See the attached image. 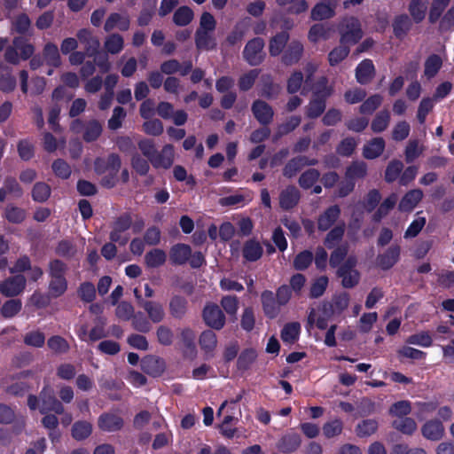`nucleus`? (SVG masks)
Returning <instances> with one entry per match:
<instances>
[{
    "label": "nucleus",
    "instance_id": "f257e3e1",
    "mask_svg": "<svg viewBox=\"0 0 454 454\" xmlns=\"http://www.w3.org/2000/svg\"><path fill=\"white\" fill-rule=\"evenodd\" d=\"M67 265L60 260L54 259L49 262L48 274L50 282L48 286L49 298H59L67 290L68 282L66 278Z\"/></svg>",
    "mask_w": 454,
    "mask_h": 454
},
{
    "label": "nucleus",
    "instance_id": "f03ea898",
    "mask_svg": "<svg viewBox=\"0 0 454 454\" xmlns=\"http://www.w3.org/2000/svg\"><path fill=\"white\" fill-rule=\"evenodd\" d=\"M27 405L30 410L38 409L42 414L54 411L58 414L64 412L63 404L55 397L53 390L45 386L41 391L39 397L30 395L27 398Z\"/></svg>",
    "mask_w": 454,
    "mask_h": 454
},
{
    "label": "nucleus",
    "instance_id": "7ed1b4c3",
    "mask_svg": "<svg viewBox=\"0 0 454 454\" xmlns=\"http://www.w3.org/2000/svg\"><path fill=\"white\" fill-rule=\"evenodd\" d=\"M340 43H356L363 37L359 20L355 17L344 18L340 26Z\"/></svg>",
    "mask_w": 454,
    "mask_h": 454
},
{
    "label": "nucleus",
    "instance_id": "20e7f679",
    "mask_svg": "<svg viewBox=\"0 0 454 454\" xmlns=\"http://www.w3.org/2000/svg\"><path fill=\"white\" fill-rule=\"evenodd\" d=\"M132 221L133 219L129 213H124L117 217L112 225L110 232L111 241L125 246L129 239V235L127 231L131 227Z\"/></svg>",
    "mask_w": 454,
    "mask_h": 454
},
{
    "label": "nucleus",
    "instance_id": "39448f33",
    "mask_svg": "<svg viewBox=\"0 0 454 454\" xmlns=\"http://www.w3.org/2000/svg\"><path fill=\"white\" fill-rule=\"evenodd\" d=\"M356 259L349 256L338 269L337 276L341 279V285L345 288L356 286L360 280V273L356 269Z\"/></svg>",
    "mask_w": 454,
    "mask_h": 454
},
{
    "label": "nucleus",
    "instance_id": "423d86ee",
    "mask_svg": "<svg viewBox=\"0 0 454 454\" xmlns=\"http://www.w3.org/2000/svg\"><path fill=\"white\" fill-rule=\"evenodd\" d=\"M263 48V39L259 37L253 38L245 45L243 58L250 66H258L264 59L265 53Z\"/></svg>",
    "mask_w": 454,
    "mask_h": 454
},
{
    "label": "nucleus",
    "instance_id": "0eeeda50",
    "mask_svg": "<svg viewBox=\"0 0 454 454\" xmlns=\"http://www.w3.org/2000/svg\"><path fill=\"white\" fill-rule=\"evenodd\" d=\"M322 83L325 86L324 89L317 90V97L313 98L306 107V114L309 118H317L321 115L325 109V98L333 92L332 88L325 86L326 80L325 78H322Z\"/></svg>",
    "mask_w": 454,
    "mask_h": 454
},
{
    "label": "nucleus",
    "instance_id": "6e6552de",
    "mask_svg": "<svg viewBox=\"0 0 454 454\" xmlns=\"http://www.w3.org/2000/svg\"><path fill=\"white\" fill-rule=\"evenodd\" d=\"M26 286V278L21 275L9 278L0 283V293L6 297L20 294Z\"/></svg>",
    "mask_w": 454,
    "mask_h": 454
},
{
    "label": "nucleus",
    "instance_id": "1a4fd4ad",
    "mask_svg": "<svg viewBox=\"0 0 454 454\" xmlns=\"http://www.w3.org/2000/svg\"><path fill=\"white\" fill-rule=\"evenodd\" d=\"M206 324L213 329L220 330L225 323V317L220 308L215 304H208L203 310Z\"/></svg>",
    "mask_w": 454,
    "mask_h": 454
},
{
    "label": "nucleus",
    "instance_id": "9d476101",
    "mask_svg": "<svg viewBox=\"0 0 454 454\" xmlns=\"http://www.w3.org/2000/svg\"><path fill=\"white\" fill-rule=\"evenodd\" d=\"M261 301L262 309L266 317L275 318L278 316L282 305L278 303V299L275 297L273 292L266 290L261 294Z\"/></svg>",
    "mask_w": 454,
    "mask_h": 454
},
{
    "label": "nucleus",
    "instance_id": "9b49d317",
    "mask_svg": "<svg viewBox=\"0 0 454 454\" xmlns=\"http://www.w3.org/2000/svg\"><path fill=\"white\" fill-rule=\"evenodd\" d=\"M331 317V311L326 304L317 307V309H311L309 317L308 323L310 325H315L317 328L323 330L327 327V323Z\"/></svg>",
    "mask_w": 454,
    "mask_h": 454
},
{
    "label": "nucleus",
    "instance_id": "f8f14e48",
    "mask_svg": "<svg viewBox=\"0 0 454 454\" xmlns=\"http://www.w3.org/2000/svg\"><path fill=\"white\" fill-rule=\"evenodd\" d=\"M338 0H328L317 4L311 10V19L313 20H323L333 18L335 15V8Z\"/></svg>",
    "mask_w": 454,
    "mask_h": 454
},
{
    "label": "nucleus",
    "instance_id": "ddd939ff",
    "mask_svg": "<svg viewBox=\"0 0 454 454\" xmlns=\"http://www.w3.org/2000/svg\"><path fill=\"white\" fill-rule=\"evenodd\" d=\"M340 215V208L337 205H333L326 208L318 215L317 228L319 231H325L329 230L339 219Z\"/></svg>",
    "mask_w": 454,
    "mask_h": 454
},
{
    "label": "nucleus",
    "instance_id": "4468645a",
    "mask_svg": "<svg viewBox=\"0 0 454 454\" xmlns=\"http://www.w3.org/2000/svg\"><path fill=\"white\" fill-rule=\"evenodd\" d=\"M444 427L442 423L439 419H430L427 420L421 427V434L422 435L430 441H439L444 435Z\"/></svg>",
    "mask_w": 454,
    "mask_h": 454
},
{
    "label": "nucleus",
    "instance_id": "2eb2a0df",
    "mask_svg": "<svg viewBox=\"0 0 454 454\" xmlns=\"http://www.w3.org/2000/svg\"><path fill=\"white\" fill-rule=\"evenodd\" d=\"M252 112L255 119L262 125H267L271 122L274 115L272 107L260 99L253 103Z\"/></svg>",
    "mask_w": 454,
    "mask_h": 454
},
{
    "label": "nucleus",
    "instance_id": "dca6fc26",
    "mask_svg": "<svg viewBox=\"0 0 454 454\" xmlns=\"http://www.w3.org/2000/svg\"><path fill=\"white\" fill-rule=\"evenodd\" d=\"M301 195L299 190L294 186H287L279 194V206L284 210H289L294 207Z\"/></svg>",
    "mask_w": 454,
    "mask_h": 454
},
{
    "label": "nucleus",
    "instance_id": "f3484780",
    "mask_svg": "<svg viewBox=\"0 0 454 454\" xmlns=\"http://www.w3.org/2000/svg\"><path fill=\"white\" fill-rule=\"evenodd\" d=\"M386 143L382 137H374L363 146V156L368 160L380 157L385 150Z\"/></svg>",
    "mask_w": 454,
    "mask_h": 454
},
{
    "label": "nucleus",
    "instance_id": "a211bd4d",
    "mask_svg": "<svg viewBox=\"0 0 454 454\" xmlns=\"http://www.w3.org/2000/svg\"><path fill=\"white\" fill-rule=\"evenodd\" d=\"M98 426L103 431L114 432L122 427L123 419L114 413H104L99 416Z\"/></svg>",
    "mask_w": 454,
    "mask_h": 454
},
{
    "label": "nucleus",
    "instance_id": "6ab92c4d",
    "mask_svg": "<svg viewBox=\"0 0 454 454\" xmlns=\"http://www.w3.org/2000/svg\"><path fill=\"white\" fill-rule=\"evenodd\" d=\"M129 18L128 15L114 12L108 16L104 28L106 32H110L114 29L126 31L129 27Z\"/></svg>",
    "mask_w": 454,
    "mask_h": 454
},
{
    "label": "nucleus",
    "instance_id": "aec40b11",
    "mask_svg": "<svg viewBox=\"0 0 454 454\" xmlns=\"http://www.w3.org/2000/svg\"><path fill=\"white\" fill-rule=\"evenodd\" d=\"M317 163L316 159L309 160L305 156L294 158L288 161L283 169L285 176L291 178L297 174V172L305 166H313Z\"/></svg>",
    "mask_w": 454,
    "mask_h": 454
},
{
    "label": "nucleus",
    "instance_id": "412c9836",
    "mask_svg": "<svg viewBox=\"0 0 454 454\" xmlns=\"http://www.w3.org/2000/svg\"><path fill=\"white\" fill-rule=\"evenodd\" d=\"M175 152L171 145H166L160 153L155 154L152 159V164L154 168H168L174 161Z\"/></svg>",
    "mask_w": 454,
    "mask_h": 454
},
{
    "label": "nucleus",
    "instance_id": "4be33fe9",
    "mask_svg": "<svg viewBox=\"0 0 454 454\" xmlns=\"http://www.w3.org/2000/svg\"><path fill=\"white\" fill-rule=\"evenodd\" d=\"M263 253V248L255 239L247 240L242 247V254L246 261L255 262L259 260Z\"/></svg>",
    "mask_w": 454,
    "mask_h": 454
},
{
    "label": "nucleus",
    "instance_id": "5701e85b",
    "mask_svg": "<svg viewBox=\"0 0 454 454\" xmlns=\"http://www.w3.org/2000/svg\"><path fill=\"white\" fill-rule=\"evenodd\" d=\"M400 247L397 245L391 246L384 254H380L377 258L379 266L383 270L392 268L399 260Z\"/></svg>",
    "mask_w": 454,
    "mask_h": 454
},
{
    "label": "nucleus",
    "instance_id": "b1692460",
    "mask_svg": "<svg viewBox=\"0 0 454 454\" xmlns=\"http://www.w3.org/2000/svg\"><path fill=\"white\" fill-rule=\"evenodd\" d=\"M145 313L148 316V318L154 324L160 323L165 318V310L162 306L158 301H146L145 302H142V307Z\"/></svg>",
    "mask_w": 454,
    "mask_h": 454
},
{
    "label": "nucleus",
    "instance_id": "393cba45",
    "mask_svg": "<svg viewBox=\"0 0 454 454\" xmlns=\"http://www.w3.org/2000/svg\"><path fill=\"white\" fill-rule=\"evenodd\" d=\"M142 369L153 376L160 375L165 369V362L155 356H147L142 360Z\"/></svg>",
    "mask_w": 454,
    "mask_h": 454
},
{
    "label": "nucleus",
    "instance_id": "a878e982",
    "mask_svg": "<svg viewBox=\"0 0 454 454\" xmlns=\"http://www.w3.org/2000/svg\"><path fill=\"white\" fill-rule=\"evenodd\" d=\"M303 53V45L299 41H292L285 51L282 60L286 65H293L299 61Z\"/></svg>",
    "mask_w": 454,
    "mask_h": 454
},
{
    "label": "nucleus",
    "instance_id": "bb28decb",
    "mask_svg": "<svg viewBox=\"0 0 454 454\" xmlns=\"http://www.w3.org/2000/svg\"><path fill=\"white\" fill-rule=\"evenodd\" d=\"M77 38L80 43L84 45L86 53L89 56L93 55L98 51L99 47V42L96 37L92 35L90 30L85 28L80 29L77 32Z\"/></svg>",
    "mask_w": 454,
    "mask_h": 454
},
{
    "label": "nucleus",
    "instance_id": "cd10ccee",
    "mask_svg": "<svg viewBox=\"0 0 454 454\" xmlns=\"http://www.w3.org/2000/svg\"><path fill=\"white\" fill-rule=\"evenodd\" d=\"M422 198V191L420 189H413L403 197L399 203V209L401 211L410 212L417 206Z\"/></svg>",
    "mask_w": 454,
    "mask_h": 454
},
{
    "label": "nucleus",
    "instance_id": "c85d7f7f",
    "mask_svg": "<svg viewBox=\"0 0 454 454\" xmlns=\"http://www.w3.org/2000/svg\"><path fill=\"white\" fill-rule=\"evenodd\" d=\"M199 342L207 357H212L217 345V338L215 333L210 330L204 331L200 336Z\"/></svg>",
    "mask_w": 454,
    "mask_h": 454
},
{
    "label": "nucleus",
    "instance_id": "c756f323",
    "mask_svg": "<svg viewBox=\"0 0 454 454\" xmlns=\"http://www.w3.org/2000/svg\"><path fill=\"white\" fill-rule=\"evenodd\" d=\"M394 34L397 38L403 39L409 33L412 27V21L406 14H401L393 21Z\"/></svg>",
    "mask_w": 454,
    "mask_h": 454
},
{
    "label": "nucleus",
    "instance_id": "7c9ffc66",
    "mask_svg": "<svg viewBox=\"0 0 454 454\" xmlns=\"http://www.w3.org/2000/svg\"><path fill=\"white\" fill-rule=\"evenodd\" d=\"M195 43L199 50L209 51L216 46L214 32L196 30Z\"/></svg>",
    "mask_w": 454,
    "mask_h": 454
},
{
    "label": "nucleus",
    "instance_id": "2f4dec72",
    "mask_svg": "<svg viewBox=\"0 0 454 454\" xmlns=\"http://www.w3.org/2000/svg\"><path fill=\"white\" fill-rule=\"evenodd\" d=\"M333 27L327 24L317 23L313 25L309 31V39L312 43H317L320 40H326L330 37Z\"/></svg>",
    "mask_w": 454,
    "mask_h": 454
},
{
    "label": "nucleus",
    "instance_id": "473e14b6",
    "mask_svg": "<svg viewBox=\"0 0 454 454\" xmlns=\"http://www.w3.org/2000/svg\"><path fill=\"white\" fill-rule=\"evenodd\" d=\"M191 256V247L185 244H177L170 250V260L175 264L185 263Z\"/></svg>",
    "mask_w": 454,
    "mask_h": 454
},
{
    "label": "nucleus",
    "instance_id": "72a5a7b5",
    "mask_svg": "<svg viewBox=\"0 0 454 454\" xmlns=\"http://www.w3.org/2000/svg\"><path fill=\"white\" fill-rule=\"evenodd\" d=\"M429 0H411L409 4V12L416 23L421 22L426 16Z\"/></svg>",
    "mask_w": 454,
    "mask_h": 454
},
{
    "label": "nucleus",
    "instance_id": "f704fd0d",
    "mask_svg": "<svg viewBox=\"0 0 454 454\" xmlns=\"http://www.w3.org/2000/svg\"><path fill=\"white\" fill-rule=\"evenodd\" d=\"M374 74V67L371 60L365 59L362 61L356 67V76L359 83L364 84L369 82Z\"/></svg>",
    "mask_w": 454,
    "mask_h": 454
},
{
    "label": "nucleus",
    "instance_id": "c9c22d12",
    "mask_svg": "<svg viewBox=\"0 0 454 454\" xmlns=\"http://www.w3.org/2000/svg\"><path fill=\"white\" fill-rule=\"evenodd\" d=\"M43 59L47 65L52 67H58L61 64V58L56 44L48 43L43 49Z\"/></svg>",
    "mask_w": 454,
    "mask_h": 454
},
{
    "label": "nucleus",
    "instance_id": "e433bc0d",
    "mask_svg": "<svg viewBox=\"0 0 454 454\" xmlns=\"http://www.w3.org/2000/svg\"><path fill=\"white\" fill-rule=\"evenodd\" d=\"M102 125L96 120L89 121L83 127V139L86 142L97 140L102 133Z\"/></svg>",
    "mask_w": 454,
    "mask_h": 454
},
{
    "label": "nucleus",
    "instance_id": "4c0bfd02",
    "mask_svg": "<svg viewBox=\"0 0 454 454\" xmlns=\"http://www.w3.org/2000/svg\"><path fill=\"white\" fill-rule=\"evenodd\" d=\"M392 427L397 431L407 435H411L418 428L416 421L410 417L395 419L392 422Z\"/></svg>",
    "mask_w": 454,
    "mask_h": 454
},
{
    "label": "nucleus",
    "instance_id": "58836bf2",
    "mask_svg": "<svg viewBox=\"0 0 454 454\" xmlns=\"http://www.w3.org/2000/svg\"><path fill=\"white\" fill-rule=\"evenodd\" d=\"M92 432V425L88 421H76L71 430L73 438L77 441H82L88 438Z\"/></svg>",
    "mask_w": 454,
    "mask_h": 454
},
{
    "label": "nucleus",
    "instance_id": "ea45409f",
    "mask_svg": "<svg viewBox=\"0 0 454 454\" xmlns=\"http://www.w3.org/2000/svg\"><path fill=\"white\" fill-rule=\"evenodd\" d=\"M289 35L286 32H281L273 36L269 43V51L271 56H278L288 41Z\"/></svg>",
    "mask_w": 454,
    "mask_h": 454
},
{
    "label": "nucleus",
    "instance_id": "a19ab883",
    "mask_svg": "<svg viewBox=\"0 0 454 454\" xmlns=\"http://www.w3.org/2000/svg\"><path fill=\"white\" fill-rule=\"evenodd\" d=\"M301 325L298 322L286 324L281 331V339L286 343H294L298 340Z\"/></svg>",
    "mask_w": 454,
    "mask_h": 454
},
{
    "label": "nucleus",
    "instance_id": "79ce46f5",
    "mask_svg": "<svg viewBox=\"0 0 454 454\" xmlns=\"http://www.w3.org/2000/svg\"><path fill=\"white\" fill-rule=\"evenodd\" d=\"M411 411V403L410 401L402 400L394 403L390 407L388 413L396 419L407 417Z\"/></svg>",
    "mask_w": 454,
    "mask_h": 454
},
{
    "label": "nucleus",
    "instance_id": "37998d69",
    "mask_svg": "<svg viewBox=\"0 0 454 454\" xmlns=\"http://www.w3.org/2000/svg\"><path fill=\"white\" fill-rule=\"evenodd\" d=\"M166 259V253L159 248L149 251L145 256V263L150 268H157L163 265Z\"/></svg>",
    "mask_w": 454,
    "mask_h": 454
},
{
    "label": "nucleus",
    "instance_id": "c03bdc74",
    "mask_svg": "<svg viewBox=\"0 0 454 454\" xmlns=\"http://www.w3.org/2000/svg\"><path fill=\"white\" fill-rule=\"evenodd\" d=\"M104 45L108 53L118 54L123 49L124 40L119 34H112L106 38Z\"/></svg>",
    "mask_w": 454,
    "mask_h": 454
},
{
    "label": "nucleus",
    "instance_id": "a18cd8bd",
    "mask_svg": "<svg viewBox=\"0 0 454 454\" xmlns=\"http://www.w3.org/2000/svg\"><path fill=\"white\" fill-rule=\"evenodd\" d=\"M442 60L438 55L433 54L429 56L425 61L424 74L427 77V79L433 78L436 75L442 67Z\"/></svg>",
    "mask_w": 454,
    "mask_h": 454
},
{
    "label": "nucleus",
    "instance_id": "49530a36",
    "mask_svg": "<svg viewBox=\"0 0 454 454\" xmlns=\"http://www.w3.org/2000/svg\"><path fill=\"white\" fill-rule=\"evenodd\" d=\"M390 121V114L387 110L379 112L372 121L371 129L375 133L387 129Z\"/></svg>",
    "mask_w": 454,
    "mask_h": 454
},
{
    "label": "nucleus",
    "instance_id": "de8ad7c7",
    "mask_svg": "<svg viewBox=\"0 0 454 454\" xmlns=\"http://www.w3.org/2000/svg\"><path fill=\"white\" fill-rule=\"evenodd\" d=\"M367 175V164L364 161L353 162L346 170V177L350 180L364 178Z\"/></svg>",
    "mask_w": 454,
    "mask_h": 454
},
{
    "label": "nucleus",
    "instance_id": "09e8293b",
    "mask_svg": "<svg viewBox=\"0 0 454 454\" xmlns=\"http://www.w3.org/2000/svg\"><path fill=\"white\" fill-rule=\"evenodd\" d=\"M21 308L22 302L20 300L12 299L3 304L0 313L4 318H12L21 310Z\"/></svg>",
    "mask_w": 454,
    "mask_h": 454
},
{
    "label": "nucleus",
    "instance_id": "8fccbe9b",
    "mask_svg": "<svg viewBox=\"0 0 454 454\" xmlns=\"http://www.w3.org/2000/svg\"><path fill=\"white\" fill-rule=\"evenodd\" d=\"M4 216L10 223H20L25 220L27 213L23 208L13 205H8L4 209Z\"/></svg>",
    "mask_w": 454,
    "mask_h": 454
},
{
    "label": "nucleus",
    "instance_id": "3c124183",
    "mask_svg": "<svg viewBox=\"0 0 454 454\" xmlns=\"http://www.w3.org/2000/svg\"><path fill=\"white\" fill-rule=\"evenodd\" d=\"M403 168V164L401 160H393L389 161L385 170V180L387 183H392L400 177Z\"/></svg>",
    "mask_w": 454,
    "mask_h": 454
},
{
    "label": "nucleus",
    "instance_id": "603ef678",
    "mask_svg": "<svg viewBox=\"0 0 454 454\" xmlns=\"http://www.w3.org/2000/svg\"><path fill=\"white\" fill-rule=\"evenodd\" d=\"M193 19V12L187 6L179 7L173 15L176 25L183 27L188 25Z\"/></svg>",
    "mask_w": 454,
    "mask_h": 454
},
{
    "label": "nucleus",
    "instance_id": "864d4df0",
    "mask_svg": "<svg viewBox=\"0 0 454 454\" xmlns=\"http://www.w3.org/2000/svg\"><path fill=\"white\" fill-rule=\"evenodd\" d=\"M66 139H57L51 133L45 132L43 136V146L48 153L55 152L59 147H65Z\"/></svg>",
    "mask_w": 454,
    "mask_h": 454
},
{
    "label": "nucleus",
    "instance_id": "5fc2aeb1",
    "mask_svg": "<svg viewBox=\"0 0 454 454\" xmlns=\"http://www.w3.org/2000/svg\"><path fill=\"white\" fill-rule=\"evenodd\" d=\"M0 89L5 92L12 91L16 87L15 77L10 74V72L7 70V67L4 65H0Z\"/></svg>",
    "mask_w": 454,
    "mask_h": 454
},
{
    "label": "nucleus",
    "instance_id": "6e6d98bb",
    "mask_svg": "<svg viewBox=\"0 0 454 454\" xmlns=\"http://www.w3.org/2000/svg\"><path fill=\"white\" fill-rule=\"evenodd\" d=\"M424 146L418 140H411L405 148V160L410 163L419 158L424 152Z\"/></svg>",
    "mask_w": 454,
    "mask_h": 454
},
{
    "label": "nucleus",
    "instance_id": "4d7b16f0",
    "mask_svg": "<svg viewBox=\"0 0 454 454\" xmlns=\"http://www.w3.org/2000/svg\"><path fill=\"white\" fill-rule=\"evenodd\" d=\"M300 444L301 440L297 434H288L281 439L278 448L284 453H290L294 451Z\"/></svg>",
    "mask_w": 454,
    "mask_h": 454
},
{
    "label": "nucleus",
    "instance_id": "13d9d810",
    "mask_svg": "<svg viewBox=\"0 0 454 454\" xmlns=\"http://www.w3.org/2000/svg\"><path fill=\"white\" fill-rule=\"evenodd\" d=\"M450 2V0H433L428 16V20L431 23H435L439 20Z\"/></svg>",
    "mask_w": 454,
    "mask_h": 454
},
{
    "label": "nucleus",
    "instance_id": "bf43d9fd",
    "mask_svg": "<svg viewBox=\"0 0 454 454\" xmlns=\"http://www.w3.org/2000/svg\"><path fill=\"white\" fill-rule=\"evenodd\" d=\"M187 301L184 298L175 296L169 302V310L174 317H182L186 311Z\"/></svg>",
    "mask_w": 454,
    "mask_h": 454
},
{
    "label": "nucleus",
    "instance_id": "052dcab7",
    "mask_svg": "<svg viewBox=\"0 0 454 454\" xmlns=\"http://www.w3.org/2000/svg\"><path fill=\"white\" fill-rule=\"evenodd\" d=\"M345 231V223H340L333 227L326 235L325 239V245L328 248H332L334 245L341 239Z\"/></svg>",
    "mask_w": 454,
    "mask_h": 454
},
{
    "label": "nucleus",
    "instance_id": "680f3d73",
    "mask_svg": "<svg viewBox=\"0 0 454 454\" xmlns=\"http://www.w3.org/2000/svg\"><path fill=\"white\" fill-rule=\"evenodd\" d=\"M378 429V422L374 419H365L360 422L356 428V434L360 437L370 436Z\"/></svg>",
    "mask_w": 454,
    "mask_h": 454
},
{
    "label": "nucleus",
    "instance_id": "e2e57ef3",
    "mask_svg": "<svg viewBox=\"0 0 454 454\" xmlns=\"http://www.w3.org/2000/svg\"><path fill=\"white\" fill-rule=\"evenodd\" d=\"M343 429V423L340 419H333L326 422L323 426V434L330 439L338 436L341 434Z\"/></svg>",
    "mask_w": 454,
    "mask_h": 454
},
{
    "label": "nucleus",
    "instance_id": "0e129e2a",
    "mask_svg": "<svg viewBox=\"0 0 454 454\" xmlns=\"http://www.w3.org/2000/svg\"><path fill=\"white\" fill-rule=\"evenodd\" d=\"M320 173L315 168H309L303 172L299 178V184L303 189H309L318 180Z\"/></svg>",
    "mask_w": 454,
    "mask_h": 454
},
{
    "label": "nucleus",
    "instance_id": "69168bd1",
    "mask_svg": "<svg viewBox=\"0 0 454 454\" xmlns=\"http://www.w3.org/2000/svg\"><path fill=\"white\" fill-rule=\"evenodd\" d=\"M13 45L18 47L20 59L23 60L29 59L35 51L34 46L22 37H15L13 39Z\"/></svg>",
    "mask_w": 454,
    "mask_h": 454
},
{
    "label": "nucleus",
    "instance_id": "338daca9",
    "mask_svg": "<svg viewBox=\"0 0 454 454\" xmlns=\"http://www.w3.org/2000/svg\"><path fill=\"white\" fill-rule=\"evenodd\" d=\"M382 97L379 94H375L368 98L361 106V114H372L382 103Z\"/></svg>",
    "mask_w": 454,
    "mask_h": 454
},
{
    "label": "nucleus",
    "instance_id": "774afa93",
    "mask_svg": "<svg viewBox=\"0 0 454 454\" xmlns=\"http://www.w3.org/2000/svg\"><path fill=\"white\" fill-rule=\"evenodd\" d=\"M48 347L56 354L67 353L69 349L68 342L60 336H52L48 340Z\"/></svg>",
    "mask_w": 454,
    "mask_h": 454
}]
</instances>
